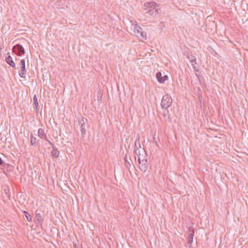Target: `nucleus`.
I'll return each instance as SVG.
<instances>
[{"mask_svg":"<svg viewBox=\"0 0 248 248\" xmlns=\"http://www.w3.org/2000/svg\"><path fill=\"white\" fill-rule=\"evenodd\" d=\"M194 234V230L193 228H189L188 230V235L187 237V243L191 245L193 242V236Z\"/></svg>","mask_w":248,"mask_h":248,"instance_id":"nucleus-8","label":"nucleus"},{"mask_svg":"<svg viewBox=\"0 0 248 248\" xmlns=\"http://www.w3.org/2000/svg\"><path fill=\"white\" fill-rule=\"evenodd\" d=\"M168 78V77L167 75H164L163 77V83L166 80H167Z\"/></svg>","mask_w":248,"mask_h":248,"instance_id":"nucleus-25","label":"nucleus"},{"mask_svg":"<svg viewBox=\"0 0 248 248\" xmlns=\"http://www.w3.org/2000/svg\"><path fill=\"white\" fill-rule=\"evenodd\" d=\"M78 124L80 126V131L83 138L86 134V128L89 126L87 119L81 117V118L78 120Z\"/></svg>","mask_w":248,"mask_h":248,"instance_id":"nucleus-3","label":"nucleus"},{"mask_svg":"<svg viewBox=\"0 0 248 248\" xmlns=\"http://www.w3.org/2000/svg\"><path fill=\"white\" fill-rule=\"evenodd\" d=\"M20 65L21 69L19 71V75L22 78H25V75L26 73V70L25 69V61L24 59L21 60L20 62Z\"/></svg>","mask_w":248,"mask_h":248,"instance_id":"nucleus-6","label":"nucleus"},{"mask_svg":"<svg viewBox=\"0 0 248 248\" xmlns=\"http://www.w3.org/2000/svg\"><path fill=\"white\" fill-rule=\"evenodd\" d=\"M134 32L135 35H136L137 37H139V34L140 33V32L142 31V29L137 25H135V27H134Z\"/></svg>","mask_w":248,"mask_h":248,"instance_id":"nucleus-13","label":"nucleus"},{"mask_svg":"<svg viewBox=\"0 0 248 248\" xmlns=\"http://www.w3.org/2000/svg\"><path fill=\"white\" fill-rule=\"evenodd\" d=\"M187 57L191 63H193L194 62H196V57L192 54H188Z\"/></svg>","mask_w":248,"mask_h":248,"instance_id":"nucleus-18","label":"nucleus"},{"mask_svg":"<svg viewBox=\"0 0 248 248\" xmlns=\"http://www.w3.org/2000/svg\"><path fill=\"white\" fill-rule=\"evenodd\" d=\"M31 145H36L39 141V140L35 137H34L31 134Z\"/></svg>","mask_w":248,"mask_h":248,"instance_id":"nucleus-14","label":"nucleus"},{"mask_svg":"<svg viewBox=\"0 0 248 248\" xmlns=\"http://www.w3.org/2000/svg\"><path fill=\"white\" fill-rule=\"evenodd\" d=\"M139 155H138V161L139 164L140 169L144 172H146L148 168V163L146 156H144V158L140 157L141 153L139 151Z\"/></svg>","mask_w":248,"mask_h":248,"instance_id":"nucleus-2","label":"nucleus"},{"mask_svg":"<svg viewBox=\"0 0 248 248\" xmlns=\"http://www.w3.org/2000/svg\"><path fill=\"white\" fill-rule=\"evenodd\" d=\"M33 100V102H34L33 108L37 110L39 109V108H38L39 104H38V102L37 101V98L36 95H35L34 96Z\"/></svg>","mask_w":248,"mask_h":248,"instance_id":"nucleus-15","label":"nucleus"},{"mask_svg":"<svg viewBox=\"0 0 248 248\" xmlns=\"http://www.w3.org/2000/svg\"><path fill=\"white\" fill-rule=\"evenodd\" d=\"M124 160L125 161V166H126V168L127 169L129 170L130 167L132 166V165L130 163V161L132 162L130 157H128L127 155H125L124 157Z\"/></svg>","mask_w":248,"mask_h":248,"instance_id":"nucleus-11","label":"nucleus"},{"mask_svg":"<svg viewBox=\"0 0 248 248\" xmlns=\"http://www.w3.org/2000/svg\"><path fill=\"white\" fill-rule=\"evenodd\" d=\"M52 151L51 152V155L53 157L57 158L59 155V151L58 149L54 146L53 144Z\"/></svg>","mask_w":248,"mask_h":248,"instance_id":"nucleus-10","label":"nucleus"},{"mask_svg":"<svg viewBox=\"0 0 248 248\" xmlns=\"http://www.w3.org/2000/svg\"><path fill=\"white\" fill-rule=\"evenodd\" d=\"M3 162L1 157H0V165H1L3 164Z\"/></svg>","mask_w":248,"mask_h":248,"instance_id":"nucleus-27","label":"nucleus"},{"mask_svg":"<svg viewBox=\"0 0 248 248\" xmlns=\"http://www.w3.org/2000/svg\"><path fill=\"white\" fill-rule=\"evenodd\" d=\"M163 109H164L163 111V115L164 117L165 118H167V119H170V115L169 114L168 108H164Z\"/></svg>","mask_w":248,"mask_h":248,"instance_id":"nucleus-19","label":"nucleus"},{"mask_svg":"<svg viewBox=\"0 0 248 248\" xmlns=\"http://www.w3.org/2000/svg\"><path fill=\"white\" fill-rule=\"evenodd\" d=\"M144 10L146 14L153 17L156 16L159 13V11L158 4L154 1L145 2Z\"/></svg>","mask_w":248,"mask_h":248,"instance_id":"nucleus-1","label":"nucleus"},{"mask_svg":"<svg viewBox=\"0 0 248 248\" xmlns=\"http://www.w3.org/2000/svg\"><path fill=\"white\" fill-rule=\"evenodd\" d=\"M140 153H141L140 157H141V159L144 158V156H146V153L143 149L140 151Z\"/></svg>","mask_w":248,"mask_h":248,"instance_id":"nucleus-23","label":"nucleus"},{"mask_svg":"<svg viewBox=\"0 0 248 248\" xmlns=\"http://www.w3.org/2000/svg\"><path fill=\"white\" fill-rule=\"evenodd\" d=\"M140 139V137L138 136L135 141V142L134 149H139V148H141Z\"/></svg>","mask_w":248,"mask_h":248,"instance_id":"nucleus-17","label":"nucleus"},{"mask_svg":"<svg viewBox=\"0 0 248 248\" xmlns=\"http://www.w3.org/2000/svg\"><path fill=\"white\" fill-rule=\"evenodd\" d=\"M156 78L158 82L160 83H163V77L162 76V74L161 72H158L156 74Z\"/></svg>","mask_w":248,"mask_h":248,"instance_id":"nucleus-16","label":"nucleus"},{"mask_svg":"<svg viewBox=\"0 0 248 248\" xmlns=\"http://www.w3.org/2000/svg\"><path fill=\"white\" fill-rule=\"evenodd\" d=\"M13 51L17 56H20L25 54L24 47L20 44H17L13 47Z\"/></svg>","mask_w":248,"mask_h":248,"instance_id":"nucleus-5","label":"nucleus"},{"mask_svg":"<svg viewBox=\"0 0 248 248\" xmlns=\"http://www.w3.org/2000/svg\"><path fill=\"white\" fill-rule=\"evenodd\" d=\"M191 64L195 71H199V65L196 62H194L193 63H191Z\"/></svg>","mask_w":248,"mask_h":248,"instance_id":"nucleus-20","label":"nucleus"},{"mask_svg":"<svg viewBox=\"0 0 248 248\" xmlns=\"http://www.w3.org/2000/svg\"><path fill=\"white\" fill-rule=\"evenodd\" d=\"M172 104V99L170 96L168 94L163 96L161 103V106L162 109L168 108L171 106Z\"/></svg>","mask_w":248,"mask_h":248,"instance_id":"nucleus-4","label":"nucleus"},{"mask_svg":"<svg viewBox=\"0 0 248 248\" xmlns=\"http://www.w3.org/2000/svg\"><path fill=\"white\" fill-rule=\"evenodd\" d=\"M23 213L24 214L27 220L29 221H31V215L29 214V213L26 211H24L23 212Z\"/></svg>","mask_w":248,"mask_h":248,"instance_id":"nucleus-21","label":"nucleus"},{"mask_svg":"<svg viewBox=\"0 0 248 248\" xmlns=\"http://www.w3.org/2000/svg\"><path fill=\"white\" fill-rule=\"evenodd\" d=\"M140 33L139 34V37H138L139 38H141L142 39H146V33L145 32H144L143 30L140 32Z\"/></svg>","mask_w":248,"mask_h":248,"instance_id":"nucleus-22","label":"nucleus"},{"mask_svg":"<svg viewBox=\"0 0 248 248\" xmlns=\"http://www.w3.org/2000/svg\"><path fill=\"white\" fill-rule=\"evenodd\" d=\"M34 222L36 224V225L41 224L42 222V216L40 213L36 214Z\"/></svg>","mask_w":248,"mask_h":248,"instance_id":"nucleus-12","label":"nucleus"},{"mask_svg":"<svg viewBox=\"0 0 248 248\" xmlns=\"http://www.w3.org/2000/svg\"><path fill=\"white\" fill-rule=\"evenodd\" d=\"M7 56L5 58L6 63L12 67H15V63L10 55L9 53H7Z\"/></svg>","mask_w":248,"mask_h":248,"instance_id":"nucleus-9","label":"nucleus"},{"mask_svg":"<svg viewBox=\"0 0 248 248\" xmlns=\"http://www.w3.org/2000/svg\"><path fill=\"white\" fill-rule=\"evenodd\" d=\"M139 151H140L138 149H134V153L137 155V156H135V159L136 160L137 157L138 158V155H139Z\"/></svg>","mask_w":248,"mask_h":248,"instance_id":"nucleus-24","label":"nucleus"},{"mask_svg":"<svg viewBox=\"0 0 248 248\" xmlns=\"http://www.w3.org/2000/svg\"><path fill=\"white\" fill-rule=\"evenodd\" d=\"M74 248H80L78 247L75 244H74L73 245Z\"/></svg>","mask_w":248,"mask_h":248,"instance_id":"nucleus-28","label":"nucleus"},{"mask_svg":"<svg viewBox=\"0 0 248 248\" xmlns=\"http://www.w3.org/2000/svg\"><path fill=\"white\" fill-rule=\"evenodd\" d=\"M153 139H154V141L156 145L157 146H158V145L157 144V141L156 140V139H155V136L153 137Z\"/></svg>","mask_w":248,"mask_h":248,"instance_id":"nucleus-26","label":"nucleus"},{"mask_svg":"<svg viewBox=\"0 0 248 248\" xmlns=\"http://www.w3.org/2000/svg\"><path fill=\"white\" fill-rule=\"evenodd\" d=\"M38 136L41 139H44L47 141L49 144L53 146V143H52L47 138L46 135L44 131L42 128H39L38 131Z\"/></svg>","mask_w":248,"mask_h":248,"instance_id":"nucleus-7","label":"nucleus"}]
</instances>
